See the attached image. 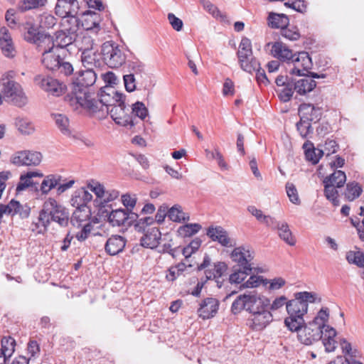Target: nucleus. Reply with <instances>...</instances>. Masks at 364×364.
Segmentation results:
<instances>
[{"label":"nucleus","mask_w":364,"mask_h":364,"mask_svg":"<svg viewBox=\"0 0 364 364\" xmlns=\"http://www.w3.org/2000/svg\"><path fill=\"white\" fill-rule=\"evenodd\" d=\"M285 299L276 296L273 299L263 292L256 290L246 291L238 295L232 303L230 311L237 315L243 311L250 316L247 321L248 328L253 331H261L273 321V312L284 306Z\"/></svg>","instance_id":"1"},{"label":"nucleus","mask_w":364,"mask_h":364,"mask_svg":"<svg viewBox=\"0 0 364 364\" xmlns=\"http://www.w3.org/2000/svg\"><path fill=\"white\" fill-rule=\"evenodd\" d=\"M107 193L110 194V196L102 201L103 203L100 205L97 211H95V215L91 219V223H99L101 221H105L112 227H122L129 225L137 218V214L129 213L123 208H113L111 203L119 196V192L117 190L109 189Z\"/></svg>","instance_id":"2"},{"label":"nucleus","mask_w":364,"mask_h":364,"mask_svg":"<svg viewBox=\"0 0 364 364\" xmlns=\"http://www.w3.org/2000/svg\"><path fill=\"white\" fill-rule=\"evenodd\" d=\"M285 299L284 306L287 316L284 323L287 328H293L295 325L302 323L304 317L308 314L309 304L319 303L321 301L319 295L312 291H299L294 294V298L288 300L284 295H280Z\"/></svg>","instance_id":"3"},{"label":"nucleus","mask_w":364,"mask_h":364,"mask_svg":"<svg viewBox=\"0 0 364 364\" xmlns=\"http://www.w3.org/2000/svg\"><path fill=\"white\" fill-rule=\"evenodd\" d=\"M105 185L100 181L90 179L86 181L85 185L76 189L72 194L70 203L74 208L90 207L88 203H92L93 214L97 211L102 201L108 199L110 194L107 193Z\"/></svg>","instance_id":"4"},{"label":"nucleus","mask_w":364,"mask_h":364,"mask_svg":"<svg viewBox=\"0 0 364 364\" xmlns=\"http://www.w3.org/2000/svg\"><path fill=\"white\" fill-rule=\"evenodd\" d=\"M330 311L322 307L316 315L308 321H304L296 326L287 328L291 332L296 333L297 341L304 346H314L321 340V330L325 323L329 321Z\"/></svg>","instance_id":"5"},{"label":"nucleus","mask_w":364,"mask_h":364,"mask_svg":"<svg viewBox=\"0 0 364 364\" xmlns=\"http://www.w3.org/2000/svg\"><path fill=\"white\" fill-rule=\"evenodd\" d=\"M246 269L238 270L231 277V282L240 289H254L263 287L269 293L278 292L286 287L287 279L281 276L267 278L258 273H252L248 277Z\"/></svg>","instance_id":"6"},{"label":"nucleus","mask_w":364,"mask_h":364,"mask_svg":"<svg viewBox=\"0 0 364 364\" xmlns=\"http://www.w3.org/2000/svg\"><path fill=\"white\" fill-rule=\"evenodd\" d=\"M109 95L102 94L100 99H97L90 88L73 87L70 104L75 109H82L101 119L107 115Z\"/></svg>","instance_id":"7"},{"label":"nucleus","mask_w":364,"mask_h":364,"mask_svg":"<svg viewBox=\"0 0 364 364\" xmlns=\"http://www.w3.org/2000/svg\"><path fill=\"white\" fill-rule=\"evenodd\" d=\"M69 218L68 210L55 198L48 197L43 202L39 213L38 220L41 228L38 232H46L52 222L65 227L68 224Z\"/></svg>","instance_id":"8"},{"label":"nucleus","mask_w":364,"mask_h":364,"mask_svg":"<svg viewBox=\"0 0 364 364\" xmlns=\"http://www.w3.org/2000/svg\"><path fill=\"white\" fill-rule=\"evenodd\" d=\"M102 16L94 11L85 10L81 12L78 16L63 20L60 24L65 30L75 33L77 28L81 27L83 30L97 35L102 30Z\"/></svg>","instance_id":"9"},{"label":"nucleus","mask_w":364,"mask_h":364,"mask_svg":"<svg viewBox=\"0 0 364 364\" xmlns=\"http://www.w3.org/2000/svg\"><path fill=\"white\" fill-rule=\"evenodd\" d=\"M16 73L9 70L2 75L1 79V92L12 105L22 107L28 103V97L21 85L15 80Z\"/></svg>","instance_id":"10"},{"label":"nucleus","mask_w":364,"mask_h":364,"mask_svg":"<svg viewBox=\"0 0 364 364\" xmlns=\"http://www.w3.org/2000/svg\"><path fill=\"white\" fill-rule=\"evenodd\" d=\"M41 178L38 191L44 196H48L53 190H55L58 195H61L72 188L76 183L73 178H64L63 176L56 173L43 174Z\"/></svg>","instance_id":"11"},{"label":"nucleus","mask_w":364,"mask_h":364,"mask_svg":"<svg viewBox=\"0 0 364 364\" xmlns=\"http://www.w3.org/2000/svg\"><path fill=\"white\" fill-rule=\"evenodd\" d=\"M229 256L233 262L239 265V267H234L228 276V282L230 284L234 285L231 282V277L238 270L246 269L248 277L252 273H256V269L251 267L250 264L251 261L255 257V252L249 247L243 245L235 247Z\"/></svg>","instance_id":"12"},{"label":"nucleus","mask_w":364,"mask_h":364,"mask_svg":"<svg viewBox=\"0 0 364 364\" xmlns=\"http://www.w3.org/2000/svg\"><path fill=\"white\" fill-rule=\"evenodd\" d=\"M108 97V113L116 124L122 126L132 124V117L125 109L124 96L122 94L112 91Z\"/></svg>","instance_id":"13"},{"label":"nucleus","mask_w":364,"mask_h":364,"mask_svg":"<svg viewBox=\"0 0 364 364\" xmlns=\"http://www.w3.org/2000/svg\"><path fill=\"white\" fill-rule=\"evenodd\" d=\"M102 54L110 68H119L126 60V55L121 46L113 41H106L102 46Z\"/></svg>","instance_id":"14"},{"label":"nucleus","mask_w":364,"mask_h":364,"mask_svg":"<svg viewBox=\"0 0 364 364\" xmlns=\"http://www.w3.org/2000/svg\"><path fill=\"white\" fill-rule=\"evenodd\" d=\"M46 41L38 48L42 52V63L47 69L56 70L60 67L62 60L60 55L63 52L60 51L58 47L54 46L52 38Z\"/></svg>","instance_id":"15"},{"label":"nucleus","mask_w":364,"mask_h":364,"mask_svg":"<svg viewBox=\"0 0 364 364\" xmlns=\"http://www.w3.org/2000/svg\"><path fill=\"white\" fill-rule=\"evenodd\" d=\"M43 160L41 152L33 150H21L14 152L9 161L16 166H38Z\"/></svg>","instance_id":"16"},{"label":"nucleus","mask_w":364,"mask_h":364,"mask_svg":"<svg viewBox=\"0 0 364 364\" xmlns=\"http://www.w3.org/2000/svg\"><path fill=\"white\" fill-rule=\"evenodd\" d=\"M22 37L24 41L29 43L35 44L38 49L41 45L46 43L47 40H50L52 37L43 32L39 31L38 26L31 21H28L23 24Z\"/></svg>","instance_id":"17"},{"label":"nucleus","mask_w":364,"mask_h":364,"mask_svg":"<svg viewBox=\"0 0 364 364\" xmlns=\"http://www.w3.org/2000/svg\"><path fill=\"white\" fill-rule=\"evenodd\" d=\"M287 64L290 66L289 73L298 76H304L312 68V61L308 53L296 52Z\"/></svg>","instance_id":"18"},{"label":"nucleus","mask_w":364,"mask_h":364,"mask_svg":"<svg viewBox=\"0 0 364 364\" xmlns=\"http://www.w3.org/2000/svg\"><path fill=\"white\" fill-rule=\"evenodd\" d=\"M35 83L45 92L53 96H60L66 91V85L48 75H39L34 79Z\"/></svg>","instance_id":"19"},{"label":"nucleus","mask_w":364,"mask_h":364,"mask_svg":"<svg viewBox=\"0 0 364 364\" xmlns=\"http://www.w3.org/2000/svg\"><path fill=\"white\" fill-rule=\"evenodd\" d=\"M206 234L213 241L218 242L222 246L232 247L236 245L235 240L220 226L208 228Z\"/></svg>","instance_id":"20"},{"label":"nucleus","mask_w":364,"mask_h":364,"mask_svg":"<svg viewBox=\"0 0 364 364\" xmlns=\"http://www.w3.org/2000/svg\"><path fill=\"white\" fill-rule=\"evenodd\" d=\"M329 321L325 323L323 328L321 329L322 336L321 340L322 341L323 346L325 348L326 353L334 352L338 347V341L336 340L337 331L336 330L328 324Z\"/></svg>","instance_id":"21"},{"label":"nucleus","mask_w":364,"mask_h":364,"mask_svg":"<svg viewBox=\"0 0 364 364\" xmlns=\"http://www.w3.org/2000/svg\"><path fill=\"white\" fill-rule=\"evenodd\" d=\"M42 177H43V173L38 169L23 172L20 175L19 181L16 188V194H19L26 189L35 186L36 183L34 181V178Z\"/></svg>","instance_id":"22"},{"label":"nucleus","mask_w":364,"mask_h":364,"mask_svg":"<svg viewBox=\"0 0 364 364\" xmlns=\"http://www.w3.org/2000/svg\"><path fill=\"white\" fill-rule=\"evenodd\" d=\"M267 47L272 56L286 63L290 62L295 53L285 43L280 41L269 43Z\"/></svg>","instance_id":"23"},{"label":"nucleus","mask_w":364,"mask_h":364,"mask_svg":"<svg viewBox=\"0 0 364 364\" xmlns=\"http://www.w3.org/2000/svg\"><path fill=\"white\" fill-rule=\"evenodd\" d=\"M76 3L77 0H57L55 14L63 18L61 22L71 16H76L77 11L73 9Z\"/></svg>","instance_id":"24"},{"label":"nucleus","mask_w":364,"mask_h":364,"mask_svg":"<svg viewBox=\"0 0 364 364\" xmlns=\"http://www.w3.org/2000/svg\"><path fill=\"white\" fill-rule=\"evenodd\" d=\"M0 46L4 55L7 58L16 55V49L10 32L7 27L0 28Z\"/></svg>","instance_id":"25"},{"label":"nucleus","mask_w":364,"mask_h":364,"mask_svg":"<svg viewBox=\"0 0 364 364\" xmlns=\"http://www.w3.org/2000/svg\"><path fill=\"white\" fill-rule=\"evenodd\" d=\"M277 231V235L280 240L289 246H294L296 243V238L290 229L289 224L285 221L275 222V227L273 228Z\"/></svg>","instance_id":"26"},{"label":"nucleus","mask_w":364,"mask_h":364,"mask_svg":"<svg viewBox=\"0 0 364 364\" xmlns=\"http://www.w3.org/2000/svg\"><path fill=\"white\" fill-rule=\"evenodd\" d=\"M219 302L213 298L204 299L200 305L198 313L203 319H208L213 317L218 312Z\"/></svg>","instance_id":"27"},{"label":"nucleus","mask_w":364,"mask_h":364,"mask_svg":"<svg viewBox=\"0 0 364 364\" xmlns=\"http://www.w3.org/2000/svg\"><path fill=\"white\" fill-rule=\"evenodd\" d=\"M161 237V233L159 228L153 227L146 230L141 239V244L143 247L154 249L159 245Z\"/></svg>","instance_id":"28"},{"label":"nucleus","mask_w":364,"mask_h":364,"mask_svg":"<svg viewBox=\"0 0 364 364\" xmlns=\"http://www.w3.org/2000/svg\"><path fill=\"white\" fill-rule=\"evenodd\" d=\"M299 114L301 120L316 122L319 119L321 112L318 107L311 104H303L299 108Z\"/></svg>","instance_id":"29"},{"label":"nucleus","mask_w":364,"mask_h":364,"mask_svg":"<svg viewBox=\"0 0 364 364\" xmlns=\"http://www.w3.org/2000/svg\"><path fill=\"white\" fill-rule=\"evenodd\" d=\"M63 30L58 31L55 33V38H52V42L55 47L60 49V51H64V48L70 46L74 41V33H71L65 30L63 26Z\"/></svg>","instance_id":"30"},{"label":"nucleus","mask_w":364,"mask_h":364,"mask_svg":"<svg viewBox=\"0 0 364 364\" xmlns=\"http://www.w3.org/2000/svg\"><path fill=\"white\" fill-rule=\"evenodd\" d=\"M124 238L119 235H112L105 245V250L110 255H116L121 252L125 247Z\"/></svg>","instance_id":"31"},{"label":"nucleus","mask_w":364,"mask_h":364,"mask_svg":"<svg viewBox=\"0 0 364 364\" xmlns=\"http://www.w3.org/2000/svg\"><path fill=\"white\" fill-rule=\"evenodd\" d=\"M96 81V75L95 72L88 68L85 71H82L80 75L73 82V87H86L89 88Z\"/></svg>","instance_id":"32"},{"label":"nucleus","mask_w":364,"mask_h":364,"mask_svg":"<svg viewBox=\"0 0 364 364\" xmlns=\"http://www.w3.org/2000/svg\"><path fill=\"white\" fill-rule=\"evenodd\" d=\"M168 218L174 223H184L189 220L190 215L183 210L181 205L176 204L168 208Z\"/></svg>","instance_id":"33"},{"label":"nucleus","mask_w":364,"mask_h":364,"mask_svg":"<svg viewBox=\"0 0 364 364\" xmlns=\"http://www.w3.org/2000/svg\"><path fill=\"white\" fill-rule=\"evenodd\" d=\"M14 124L18 132L22 135L29 136L36 132L34 123L27 117H16Z\"/></svg>","instance_id":"34"},{"label":"nucleus","mask_w":364,"mask_h":364,"mask_svg":"<svg viewBox=\"0 0 364 364\" xmlns=\"http://www.w3.org/2000/svg\"><path fill=\"white\" fill-rule=\"evenodd\" d=\"M316 86V81L309 76H304L294 82V90L299 95H305L312 91Z\"/></svg>","instance_id":"35"},{"label":"nucleus","mask_w":364,"mask_h":364,"mask_svg":"<svg viewBox=\"0 0 364 364\" xmlns=\"http://www.w3.org/2000/svg\"><path fill=\"white\" fill-rule=\"evenodd\" d=\"M52 117L55 121V125L62 134L66 136L71 134L70 121L67 116L63 114L55 113L52 114Z\"/></svg>","instance_id":"36"},{"label":"nucleus","mask_w":364,"mask_h":364,"mask_svg":"<svg viewBox=\"0 0 364 364\" xmlns=\"http://www.w3.org/2000/svg\"><path fill=\"white\" fill-rule=\"evenodd\" d=\"M93 208L91 207H79L75 208V210L73 214V222L77 223L78 226L82 225L83 223L86 222L93 213Z\"/></svg>","instance_id":"37"},{"label":"nucleus","mask_w":364,"mask_h":364,"mask_svg":"<svg viewBox=\"0 0 364 364\" xmlns=\"http://www.w3.org/2000/svg\"><path fill=\"white\" fill-rule=\"evenodd\" d=\"M268 25L272 28H284L289 25V18L284 14L269 13L267 18Z\"/></svg>","instance_id":"38"},{"label":"nucleus","mask_w":364,"mask_h":364,"mask_svg":"<svg viewBox=\"0 0 364 364\" xmlns=\"http://www.w3.org/2000/svg\"><path fill=\"white\" fill-rule=\"evenodd\" d=\"M81 61L85 67L95 65L97 62V50L95 48L82 50Z\"/></svg>","instance_id":"39"},{"label":"nucleus","mask_w":364,"mask_h":364,"mask_svg":"<svg viewBox=\"0 0 364 364\" xmlns=\"http://www.w3.org/2000/svg\"><path fill=\"white\" fill-rule=\"evenodd\" d=\"M247 212L254 216L259 222L270 226L274 223V219L270 215H264L262 210L255 205H249L247 208Z\"/></svg>","instance_id":"40"},{"label":"nucleus","mask_w":364,"mask_h":364,"mask_svg":"<svg viewBox=\"0 0 364 364\" xmlns=\"http://www.w3.org/2000/svg\"><path fill=\"white\" fill-rule=\"evenodd\" d=\"M201 229L198 223H186L180 226L177 230V234L181 237H189L197 234Z\"/></svg>","instance_id":"41"},{"label":"nucleus","mask_w":364,"mask_h":364,"mask_svg":"<svg viewBox=\"0 0 364 364\" xmlns=\"http://www.w3.org/2000/svg\"><path fill=\"white\" fill-rule=\"evenodd\" d=\"M331 180H323L324 193L326 198L332 202L334 205H338L337 187L331 183Z\"/></svg>","instance_id":"42"},{"label":"nucleus","mask_w":364,"mask_h":364,"mask_svg":"<svg viewBox=\"0 0 364 364\" xmlns=\"http://www.w3.org/2000/svg\"><path fill=\"white\" fill-rule=\"evenodd\" d=\"M120 201L124 209L127 210L129 213H134L133 210L137 204L138 198L135 193H126L121 196Z\"/></svg>","instance_id":"43"},{"label":"nucleus","mask_w":364,"mask_h":364,"mask_svg":"<svg viewBox=\"0 0 364 364\" xmlns=\"http://www.w3.org/2000/svg\"><path fill=\"white\" fill-rule=\"evenodd\" d=\"M48 0H21L17 5V8L21 11H26L31 9H35L46 4Z\"/></svg>","instance_id":"44"},{"label":"nucleus","mask_w":364,"mask_h":364,"mask_svg":"<svg viewBox=\"0 0 364 364\" xmlns=\"http://www.w3.org/2000/svg\"><path fill=\"white\" fill-rule=\"evenodd\" d=\"M339 345L343 354V356H348L350 359L359 356V352L356 348L353 347L347 339L340 338Z\"/></svg>","instance_id":"45"},{"label":"nucleus","mask_w":364,"mask_h":364,"mask_svg":"<svg viewBox=\"0 0 364 364\" xmlns=\"http://www.w3.org/2000/svg\"><path fill=\"white\" fill-rule=\"evenodd\" d=\"M346 257L350 264H354L359 267H364V254L360 250H350L346 252Z\"/></svg>","instance_id":"46"},{"label":"nucleus","mask_w":364,"mask_h":364,"mask_svg":"<svg viewBox=\"0 0 364 364\" xmlns=\"http://www.w3.org/2000/svg\"><path fill=\"white\" fill-rule=\"evenodd\" d=\"M285 191L289 201L295 205H300L301 200L296 186L291 182H287L285 185Z\"/></svg>","instance_id":"47"},{"label":"nucleus","mask_w":364,"mask_h":364,"mask_svg":"<svg viewBox=\"0 0 364 364\" xmlns=\"http://www.w3.org/2000/svg\"><path fill=\"white\" fill-rule=\"evenodd\" d=\"M238 61L241 68L247 72L252 73L259 68V64L253 56H247V58H240Z\"/></svg>","instance_id":"48"},{"label":"nucleus","mask_w":364,"mask_h":364,"mask_svg":"<svg viewBox=\"0 0 364 364\" xmlns=\"http://www.w3.org/2000/svg\"><path fill=\"white\" fill-rule=\"evenodd\" d=\"M252 43L249 38L244 37L242 38L239 48L237 51V57L240 58H247V56H252Z\"/></svg>","instance_id":"49"},{"label":"nucleus","mask_w":364,"mask_h":364,"mask_svg":"<svg viewBox=\"0 0 364 364\" xmlns=\"http://www.w3.org/2000/svg\"><path fill=\"white\" fill-rule=\"evenodd\" d=\"M308 146L307 144L304 145L306 159L311 161L313 164L318 163L320 158L323 155L322 150L318 148H311V146L308 147Z\"/></svg>","instance_id":"50"},{"label":"nucleus","mask_w":364,"mask_h":364,"mask_svg":"<svg viewBox=\"0 0 364 364\" xmlns=\"http://www.w3.org/2000/svg\"><path fill=\"white\" fill-rule=\"evenodd\" d=\"M74 41L80 50L94 48V40L89 36H79L76 38H74Z\"/></svg>","instance_id":"51"},{"label":"nucleus","mask_w":364,"mask_h":364,"mask_svg":"<svg viewBox=\"0 0 364 364\" xmlns=\"http://www.w3.org/2000/svg\"><path fill=\"white\" fill-rule=\"evenodd\" d=\"M323 180H331L332 184L337 188L342 187L346 181V173L342 171H335L329 176L325 177Z\"/></svg>","instance_id":"52"},{"label":"nucleus","mask_w":364,"mask_h":364,"mask_svg":"<svg viewBox=\"0 0 364 364\" xmlns=\"http://www.w3.org/2000/svg\"><path fill=\"white\" fill-rule=\"evenodd\" d=\"M16 342L11 337H5L1 340V351L4 352V355L11 357L15 350Z\"/></svg>","instance_id":"53"},{"label":"nucleus","mask_w":364,"mask_h":364,"mask_svg":"<svg viewBox=\"0 0 364 364\" xmlns=\"http://www.w3.org/2000/svg\"><path fill=\"white\" fill-rule=\"evenodd\" d=\"M344 164L345 160L341 157L337 156L335 160L330 161L326 167L323 165H321L318 168V175L321 177H324L325 174L327 173V168L331 171L335 168L342 167Z\"/></svg>","instance_id":"54"},{"label":"nucleus","mask_w":364,"mask_h":364,"mask_svg":"<svg viewBox=\"0 0 364 364\" xmlns=\"http://www.w3.org/2000/svg\"><path fill=\"white\" fill-rule=\"evenodd\" d=\"M82 1L87 8L86 10L99 13L105 11L107 9V5L102 0H83Z\"/></svg>","instance_id":"55"},{"label":"nucleus","mask_w":364,"mask_h":364,"mask_svg":"<svg viewBox=\"0 0 364 364\" xmlns=\"http://www.w3.org/2000/svg\"><path fill=\"white\" fill-rule=\"evenodd\" d=\"M186 269V264L183 263L178 264L176 266L171 267L166 275L167 280L173 282L176 280L180 275L183 274Z\"/></svg>","instance_id":"56"},{"label":"nucleus","mask_w":364,"mask_h":364,"mask_svg":"<svg viewBox=\"0 0 364 364\" xmlns=\"http://www.w3.org/2000/svg\"><path fill=\"white\" fill-rule=\"evenodd\" d=\"M228 269V264L225 262H218L214 264V273L207 272L206 277L208 279L216 277H220Z\"/></svg>","instance_id":"57"},{"label":"nucleus","mask_w":364,"mask_h":364,"mask_svg":"<svg viewBox=\"0 0 364 364\" xmlns=\"http://www.w3.org/2000/svg\"><path fill=\"white\" fill-rule=\"evenodd\" d=\"M56 23L57 20L53 15L44 14L40 16L38 27L42 29H50Z\"/></svg>","instance_id":"58"},{"label":"nucleus","mask_w":364,"mask_h":364,"mask_svg":"<svg viewBox=\"0 0 364 364\" xmlns=\"http://www.w3.org/2000/svg\"><path fill=\"white\" fill-rule=\"evenodd\" d=\"M282 35L291 41H296L300 38V33L296 26L290 25L282 28Z\"/></svg>","instance_id":"59"},{"label":"nucleus","mask_w":364,"mask_h":364,"mask_svg":"<svg viewBox=\"0 0 364 364\" xmlns=\"http://www.w3.org/2000/svg\"><path fill=\"white\" fill-rule=\"evenodd\" d=\"M201 245V240L199 238H195L187 246L183 247L182 254L186 258L190 257L196 252Z\"/></svg>","instance_id":"60"},{"label":"nucleus","mask_w":364,"mask_h":364,"mask_svg":"<svg viewBox=\"0 0 364 364\" xmlns=\"http://www.w3.org/2000/svg\"><path fill=\"white\" fill-rule=\"evenodd\" d=\"M362 192L360 186L356 183H350L347 185L346 197L349 200H353L358 198Z\"/></svg>","instance_id":"61"},{"label":"nucleus","mask_w":364,"mask_h":364,"mask_svg":"<svg viewBox=\"0 0 364 364\" xmlns=\"http://www.w3.org/2000/svg\"><path fill=\"white\" fill-rule=\"evenodd\" d=\"M132 113L141 119H144L149 115L148 109L141 102H136L132 105Z\"/></svg>","instance_id":"62"},{"label":"nucleus","mask_w":364,"mask_h":364,"mask_svg":"<svg viewBox=\"0 0 364 364\" xmlns=\"http://www.w3.org/2000/svg\"><path fill=\"white\" fill-rule=\"evenodd\" d=\"M200 4L203 8L213 17L218 18L222 16L218 9L210 1L208 0H200Z\"/></svg>","instance_id":"63"},{"label":"nucleus","mask_w":364,"mask_h":364,"mask_svg":"<svg viewBox=\"0 0 364 364\" xmlns=\"http://www.w3.org/2000/svg\"><path fill=\"white\" fill-rule=\"evenodd\" d=\"M81 226L82 229L75 234V237L78 241H84L86 240L92 230L91 223H85Z\"/></svg>","instance_id":"64"}]
</instances>
